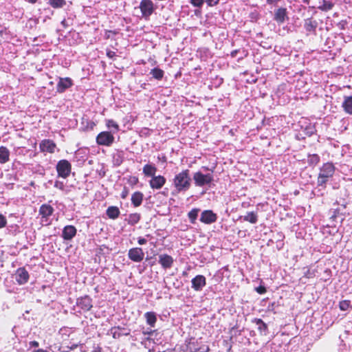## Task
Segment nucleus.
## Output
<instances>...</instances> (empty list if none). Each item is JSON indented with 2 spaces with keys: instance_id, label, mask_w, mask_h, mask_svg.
<instances>
[{
  "instance_id": "nucleus-1",
  "label": "nucleus",
  "mask_w": 352,
  "mask_h": 352,
  "mask_svg": "<svg viewBox=\"0 0 352 352\" xmlns=\"http://www.w3.org/2000/svg\"><path fill=\"white\" fill-rule=\"evenodd\" d=\"M173 184L178 191L188 190L190 186L189 170H184L177 174L173 179Z\"/></svg>"
},
{
  "instance_id": "nucleus-2",
  "label": "nucleus",
  "mask_w": 352,
  "mask_h": 352,
  "mask_svg": "<svg viewBox=\"0 0 352 352\" xmlns=\"http://www.w3.org/2000/svg\"><path fill=\"white\" fill-rule=\"evenodd\" d=\"M334 172L335 168L332 164H324L320 169L318 178V186H324L328 179L333 175Z\"/></svg>"
},
{
  "instance_id": "nucleus-3",
  "label": "nucleus",
  "mask_w": 352,
  "mask_h": 352,
  "mask_svg": "<svg viewBox=\"0 0 352 352\" xmlns=\"http://www.w3.org/2000/svg\"><path fill=\"white\" fill-rule=\"evenodd\" d=\"M139 8L142 18L145 20L149 19L155 9L154 3L151 0H142L140 3Z\"/></svg>"
},
{
  "instance_id": "nucleus-4",
  "label": "nucleus",
  "mask_w": 352,
  "mask_h": 352,
  "mask_svg": "<svg viewBox=\"0 0 352 352\" xmlns=\"http://www.w3.org/2000/svg\"><path fill=\"white\" fill-rule=\"evenodd\" d=\"M195 184L197 186H204L210 184L213 180V176L210 173L204 174L201 172H197L193 175Z\"/></svg>"
},
{
  "instance_id": "nucleus-5",
  "label": "nucleus",
  "mask_w": 352,
  "mask_h": 352,
  "mask_svg": "<svg viewBox=\"0 0 352 352\" xmlns=\"http://www.w3.org/2000/svg\"><path fill=\"white\" fill-rule=\"evenodd\" d=\"M114 142V136L109 131H102L96 137V142L99 145L111 146Z\"/></svg>"
},
{
  "instance_id": "nucleus-6",
  "label": "nucleus",
  "mask_w": 352,
  "mask_h": 352,
  "mask_svg": "<svg viewBox=\"0 0 352 352\" xmlns=\"http://www.w3.org/2000/svg\"><path fill=\"white\" fill-rule=\"evenodd\" d=\"M54 208L48 204H43L39 209V214L41 216V224L47 226L50 224L47 218L52 214Z\"/></svg>"
},
{
  "instance_id": "nucleus-7",
  "label": "nucleus",
  "mask_w": 352,
  "mask_h": 352,
  "mask_svg": "<svg viewBox=\"0 0 352 352\" xmlns=\"http://www.w3.org/2000/svg\"><path fill=\"white\" fill-rule=\"evenodd\" d=\"M58 176L66 178L71 173V165L66 160H60L56 166Z\"/></svg>"
},
{
  "instance_id": "nucleus-8",
  "label": "nucleus",
  "mask_w": 352,
  "mask_h": 352,
  "mask_svg": "<svg viewBox=\"0 0 352 352\" xmlns=\"http://www.w3.org/2000/svg\"><path fill=\"white\" fill-rule=\"evenodd\" d=\"M74 85L73 80L69 77L58 78V82L56 85V91L59 94H62L66 91V89L72 87Z\"/></svg>"
},
{
  "instance_id": "nucleus-9",
  "label": "nucleus",
  "mask_w": 352,
  "mask_h": 352,
  "mask_svg": "<svg viewBox=\"0 0 352 352\" xmlns=\"http://www.w3.org/2000/svg\"><path fill=\"white\" fill-rule=\"evenodd\" d=\"M40 151L43 153H54L56 149V145L52 140H43L39 145Z\"/></svg>"
},
{
  "instance_id": "nucleus-10",
  "label": "nucleus",
  "mask_w": 352,
  "mask_h": 352,
  "mask_svg": "<svg viewBox=\"0 0 352 352\" xmlns=\"http://www.w3.org/2000/svg\"><path fill=\"white\" fill-rule=\"evenodd\" d=\"M128 256L131 261L139 263L143 260L144 253L142 248H133L129 250Z\"/></svg>"
},
{
  "instance_id": "nucleus-11",
  "label": "nucleus",
  "mask_w": 352,
  "mask_h": 352,
  "mask_svg": "<svg viewBox=\"0 0 352 352\" xmlns=\"http://www.w3.org/2000/svg\"><path fill=\"white\" fill-rule=\"evenodd\" d=\"M76 304L81 309L85 311L90 310L92 307L91 299L87 296L78 298Z\"/></svg>"
},
{
  "instance_id": "nucleus-12",
  "label": "nucleus",
  "mask_w": 352,
  "mask_h": 352,
  "mask_svg": "<svg viewBox=\"0 0 352 352\" xmlns=\"http://www.w3.org/2000/svg\"><path fill=\"white\" fill-rule=\"evenodd\" d=\"M287 17V11L285 8H279L275 10L274 20L278 24H282L285 22Z\"/></svg>"
},
{
  "instance_id": "nucleus-13",
  "label": "nucleus",
  "mask_w": 352,
  "mask_h": 352,
  "mask_svg": "<svg viewBox=\"0 0 352 352\" xmlns=\"http://www.w3.org/2000/svg\"><path fill=\"white\" fill-rule=\"evenodd\" d=\"M216 220L217 215L212 210H204L201 214L200 221L204 223L210 224Z\"/></svg>"
},
{
  "instance_id": "nucleus-14",
  "label": "nucleus",
  "mask_w": 352,
  "mask_h": 352,
  "mask_svg": "<svg viewBox=\"0 0 352 352\" xmlns=\"http://www.w3.org/2000/svg\"><path fill=\"white\" fill-rule=\"evenodd\" d=\"M173 258L166 254H162L159 256V263L164 269L170 268L173 264Z\"/></svg>"
},
{
  "instance_id": "nucleus-15",
  "label": "nucleus",
  "mask_w": 352,
  "mask_h": 352,
  "mask_svg": "<svg viewBox=\"0 0 352 352\" xmlns=\"http://www.w3.org/2000/svg\"><path fill=\"white\" fill-rule=\"evenodd\" d=\"M192 287L199 291L206 285V278L202 275H197L192 280Z\"/></svg>"
},
{
  "instance_id": "nucleus-16",
  "label": "nucleus",
  "mask_w": 352,
  "mask_h": 352,
  "mask_svg": "<svg viewBox=\"0 0 352 352\" xmlns=\"http://www.w3.org/2000/svg\"><path fill=\"white\" fill-rule=\"evenodd\" d=\"M165 183L166 179L163 176H154L150 181V186L153 189H160Z\"/></svg>"
},
{
  "instance_id": "nucleus-17",
  "label": "nucleus",
  "mask_w": 352,
  "mask_h": 352,
  "mask_svg": "<svg viewBox=\"0 0 352 352\" xmlns=\"http://www.w3.org/2000/svg\"><path fill=\"white\" fill-rule=\"evenodd\" d=\"M76 234V229L73 226H67L63 228L62 236L65 240H71Z\"/></svg>"
},
{
  "instance_id": "nucleus-18",
  "label": "nucleus",
  "mask_w": 352,
  "mask_h": 352,
  "mask_svg": "<svg viewBox=\"0 0 352 352\" xmlns=\"http://www.w3.org/2000/svg\"><path fill=\"white\" fill-rule=\"evenodd\" d=\"M29 278L28 272L24 268H19L16 273V279L19 284H24Z\"/></svg>"
},
{
  "instance_id": "nucleus-19",
  "label": "nucleus",
  "mask_w": 352,
  "mask_h": 352,
  "mask_svg": "<svg viewBox=\"0 0 352 352\" xmlns=\"http://www.w3.org/2000/svg\"><path fill=\"white\" fill-rule=\"evenodd\" d=\"M342 107L346 113L352 115V96H344Z\"/></svg>"
},
{
  "instance_id": "nucleus-20",
  "label": "nucleus",
  "mask_w": 352,
  "mask_h": 352,
  "mask_svg": "<svg viewBox=\"0 0 352 352\" xmlns=\"http://www.w3.org/2000/svg\"><path fill=\"white\" fill-rule=\"evenodd\" d=\"M318 26V23L312 18L305 20L304 27L307 32H315Z\"/></svg>"
},
{
  "instance_id": "nucleus-21",
  "label": "nucleus",
  "mask_w": 352,
  "mask_h": 352,
  "mask_svg": "<svg viewBox=\"0 0 352 352\" xmlns=\"http://www.w3.org/2000/svg\"><path fill=\"white\" fill-rule=\"evenodd\" d=\"M143 194L141 192H135L131 196V202L135 207H138L142 204L143 200Z\"/></svg>"
},
{
  "instance_id": "nucleus-22",
  "label": "nucleus",
  "mask_w": 352,
  "mask_h": 352,
  "mask_svg": "<svg viewBox=\"0 0 352 352\" xmlns=\"http://www.w3.org/2000/svg\"><path fill=\"white\" fill-rule=\"evenodd\" d=\"M106 126L110 130L109 132L111 133H117L120 131V126L118 124L112 119L106 120Z\"/></svg>"
},
{
  "instance_id": "nucleus-23",
  "label": "nucleus",
  "mask_w": 352,
  "mask_h": 352,
  "mask_svg": "<svg viewBox=\"0 0 352 352\" xmlns=\"http://www.w3.org/2000/svg\"><path fill=\"white\" fill-rule=\"evenodd\" d=\"M144 317L147 324L151 327H154L157 321L156 314L154 312L148 311L145 313Z\"/></svg>"
},
{
  "instance_id": "nucleus-24",
  "label": "nucleus",
  "mask_w": 352,
  "mask_h": 352,
  "mask_svg": "<svg viewBox=\"0 0 352 352\" xmlns=\"http://www.w3.org/2000/svg\"><path fill=\"white\" fill-rule=\"evenodd\" d=\"M47 3L54 9L63 8L66 5L65 0H47Z\"/></svg>"
},
{
  "instance_id": "nucleus-25",
  "label": "nucleus",
  "mask_w": 352,
  "mask_h": 352,
  "mask_svg": "<svg viewBox=\"0 0 352 352\" xmlns=\"http://www.w3.org/2000/svg\"><path fill=\"white\" fill-rule=\"evenodd\" d=\"M321 3H322L318 7V8L322 12L329 11L334 6V3L331 1L322 0Z\"/></svg>"
},
{
  "instance_id": "nucleus-26",
  "label": "nucleus",
  "mask_w": 352,
  "mask_h": 352,
  "mask_svg": "<svg viewBox=\"0 0 352 352\" xmlns=\"http://www.w3.org/2000/svg\"><path fill=\"white\" fill-rule=\"evenodd\" d=\"M107 214L109 218L115 219L118 217L120 214V210L116 206H111L107 208Z\"/></svg>"
},
{
  "instance_id": "nucleus-27",
  "label": "nucleus",
  "mask_w": 352,
  "mask_h": 352,
  "mask_svg": "<svg viewBox=\"0 0 352 352\" xmlns=\"http://www.w3.org/2000/svg\"><path fill=\"white\" fill-rule=\"evenodd\" d=\"M150 74L155 79L160 80L164 77V72L159 67H155L151 70Z\"/></svg>"
},
{
  "instance_id": "nucleus-28",
  "label": "nucleus",
  "mask_w": 352,
  "mask_h": 352,
  "mask_svg": "<svg viewBox=\"0 0 352 352\" xmlns=\"http://www.w3.org/2000/svg\"><path fill=\"white\" fill-rule=\"evenodd\" d=\"M156 171V168L151 164H146L143 168V173L146 176L154 177Z\"/></svg>"
},
{
  "instance_id": "nucleus-29",
  "label": "nucleus",
  "mask_w": 352,
  "mask_h": 352,
  "mask_svg": "<svg viewBox=\"0 0 352 352\" xmlns=\"http://www.w3.org/2000/svg\"><path fill=\"white\" fill-rule=\"evenodd\" d=\"M243 219L251 223H256L258 220L257 214L254 212H248L247 214L243 217Z\"/></svg>"
},
{
  "instance_id": "nucleus-30",
  "label": "nucleus",
  "mask_w": 352,
  "mask_h": 352,
  "mask_svg": "<svg viewBox=\"0 0 352 352\" xmlns=\"http://www.w3.org/2000/svg\"><path fill=\"white\" fill-rule=\"evenodd\" d=\"M121 328L120 327H113L111 329L110 332L112 336L114 338H119L122 335H129V332L122 333Z\"/></svg>"
},
{
  "instance_id": "nucleus-31",
  "label": "nucleus",
  "mask_w": 352,
  "mask_h": 352,
  "mask_svg": "<svg viewBox=\"0 0 352 352\" xmlns=\"http://www.w3.org/2000/svg\"><path fill=\"white\" fill-rule=\"evenodd\" d=\"M140 219V215L138 213L131 214L129 216L128 222L129 224L134 225Z\"/></svg>"
},
{
  "instance_id": "nucleus-32",
  "label": "nucleus",
  "mask_w": 352,
  "mask_h": 352,
  "mask_svg": "<svg viewBox=\"0 0 352 352\" xmlns=\"http://www.w3.org/2000/svg\"><path fill=\"white\" fill-rule=\"evenodd\" d=\"M199 211V209H192L188 212V217L192 223H194L196 220Z\"/></svg>"
},
{
  "instance_id": "nucleus-33",
  "label": "nucleus",
  "mask_w": 352,
  "mask_h": 352,
  "mask_svg": "<svg viewBox=\"0 0 352 352\" xmlns=\"http://www.w3.org/2000/svg\"><path fill=\"white\" fill-rule=\"evenodd\" d=\"M339 307L341 310L346 311L350 307V302L349 300H342L340 302Z\"/></svg>"
},
{
  "instance_id": "nucleus-34",
  "label": "nucleus",
  "mask_w": 352,
  "mask_h": 352,
  "mask_svg": "<svg viewBox=\"0 0 352 352\" xmlns=\"http://www.w3.org/2000/svg\"><path fill=\"white\" fill-rule=\"evenodd\" d=\"M204 0H190V3L195 6L201 8L204 4Z\"/></svg>"
},
{
  "instance_id": "nucleus-35",
  "label": "nucleus",
  "mask_w": 352,
  "mask_h": 352,
  "mask_svg": "<svg viewBox=\"0 0 352 352\" xmlns=\"http://www.w3.org/2000/svg\"><path fill=\"white\" fill-rule=\"evenodd\" d=\"M106 54L109 58L113 59V60H115L117 56L116 52L111 51L109 49L107 50Z\"/></svg>"
},
{
  "instance_id": "nucleus-36",
  "label": "nucleus",
  "mask_w": 352,
  "mask_h": 352,
  "mask_svg": "<svg viewBox=\"0 0 352 352\" xmlns=\"http://www.w3.org/2000/svg\"><path fill=\"white\" fill-rule=\"evenodd\" d=\"M6 218L3 214H0V228H4L6 226Z\"/></svg>"
},
{
  "instance_id": "nucleus-37",
  "label": "nucleus",
  "mask_w": 352,
  "mask_h": 352,
  "mask_svg": "<svg viewBox=\"0 0 352 352\" xmlns=\"http://www.w3.org/2000/svg\"><path fill=\"white\" fill-rule=\"evenodd\" d=\"M208 6L212 7L217 6L220 0H205Z\"/></svg>"
},
{
  "instance_id": "nucleus-38",
  "label": "nucleus",
  "mask_w": 352,
  "mask_h": 352,
  "mask_svg": "<svg viewBox=\"0 0 352 352\" xmlns=\"http://www.w3.org/2000/svg\"><path fill=\"white\" fill-rule=\"evenodd\" d=\"M54 186L57 188L63 190L64 188V184L61 182L56 181L54 184Z\"/></svg>"
},
{
  "instance_id": "nucleus-39",
  "label": "nucleus",
  "mask_w": 352,
  "mask_h": 352,
  "mask_svg": "<svg viewBox=\"0 0 352 352\" xmlns=\"http://www.w3.org/2000/svg\"><path fill=\"white\" fill-rule=\"evenodd\" d=\"M256 290L258 294H265L266 292L265 288L263 286H260V287H257L256 289Z\"/></svg>"
},
{
  "instance_id": "nucleus-40",
  "label": "nucleus",
  "mask_w": 352,
  "mask_h": 352,
  "mask_svg": "<svg viewBox=\"0 0 352 352\" xmlns=\"http://www.w3.org/2000/svg\"><path fill=\"white\" fill-rule=\"evenodd\" d=\"M128 194H129V190L126 188H124L121 193V197L122 199H125L127 197Z\"/></svg>"
},
{
  "instance_id": "nucleus-41",
  "label": "nucleus",
  "mask_w": 352,
  "mask_h": 352,
  "mask_svg": "<svg viewBox=\"0 0 352 352\" xmlns=\"http://www.w3.org/2000/svg\"><path fill=\"white\" fill-rule=\"evenodd\" d=\"M9 155H0V162L5 163L8 160Z\"/></svg>"
},
{
  "instance_id": "nucleus-42",
  "label": "nucleus",
  "mask_w": 352,
  "mask_h": 352,
  "mask_svg": "<svg viewBox=\"0 0 352 352\" xmlns=\"http://www.w3.org/2000/svg\"><path fill=\"white\" fill-rule=\"evenodd\" d=\"M280 0H266L268 5H276Z\"/></svg>"
},
{
  "instance_id": "nucleus-43",
  "label": "nucleus",
  "mask_w": 352,
  "mask_h": 352,
  "mask_svg": "<svg viewBox=\"0 0 352 352\" xmlns=\"http://www.w3.org/2000/svg\"><path fill=\"white\" fill-rule=\"evenodd\" d=\"M9 151L6 147H0V154H8Z\"/></svg>"
},
{
  "instance_id": "nucleus-44",
  "label": "nucleus",
  "mask_w": 352,
  "mask_h": 352,
  "mask_svg": "<svg viewBox=\"0 0 352 352\" xmlns=\"http://www.w3.org/2000/svg\"><path fill=\"white\" fill-rule=\"evenodd\" d=\"M140 245H144L146 243V240L144 238L140 237L138 241Z\"/></svg>"
},
{
  "instance_id": "nucleus-45",
  "label": "nucleus",
  "mask_w": 352,
  "mask_h": 352,
  "mask_svg": "<svg viewBox=\"0 0 352 352\" xmlns=\"http://www.w3.org/2000/svg\"><path fill=\"white\" fill-rule=\"evenodd\" d=\"M30 345L33 347L38 346V342L36 341H32L30 342Z\"/></svg>"
},
{
  "instance_id": "nucleus-46",
  "label": "nucleus",
  "mask_w": 352,
  "mask_h": 352,
  "mask_svg": "<svg viewBox=\"0 0 352 352\" xmlns=\"http://www.w3.org/2000/svg\"><path fill=\"white\" fill-rule=\"evenodd\" d=\"M236 131V129H231L229 131V134L232 136H234L235 135V132Z\"/></svg>"
},
{
  "instance_id": "nucleus-47",
  "label": "nucleus",
  "mask_w": 352,
  "mask_h": 352,
  "mask_svg": "<svg viewBox=\"0 0 352 352\" xmlns=\"http://www.w3.org/2000/svg\"><path fill=\"white\" fill-rule=\"evenodd\" d=\"M142 333L144 335H151L153 333V331H143Z\"/></svg>"
},
{
  "instance_id": "nucleus-48",
  "label": "nucleus",
  "mask_w": 352,
  "mask_h": 352,
  "mask_svg": "<svg viewBox=\"0 0 352 352\" xmlns=\"http://www.w3.org/2000/svg\"><path fill=\"white\" fill-rule=\"evenodd\" d=\"M311 0H302V3L305 4H309Z\"/></svg>"
},
{
  "instance_id": "nucleus-49",
  "label": "nucleus",
  "mask_w": 352,
  "mask_h": 352,
  "mask_svg": "<svg viewBox=\"0 0 352 352\" xmlns=\"http://www.w3.org/2000/svg\"><path fill=\"white\" fill-rule=\"evenodd\" d=\"M34 352H47V351H45L43 349H38L34 351Z\"/></svg>"
},
{
  "instance_id": "nucleus-50",
  "label": "nucleus",
  "mask_w": 352,
  "mask_h": 352,
  "mask_svg": "<svg viewBox=\"0 0 352 352\" xmlns=\"http://www.w3.org/2000/svg\"><path fill=\"white\" fill-rule=\"evenodd\" d=\"M138 182V179L136 177L133 178V182L136 183Z\"/></svg>"
},
{
  "instance_id": "nucleus-51",
  "label": "nucleus",
  "mask_w": 352,
  "mask_h": 352,
  "mask_svg": "<svg viewBox=\"0 0 352 352\" xmlns=\"http://www.w3.org/2000/svg\"><path fill=\"white\" fill-rule=\"evenodd\" d=\"M258 323H262L264 326L265 325L261 319L258 320Z\"/></svg>"
},
{
  "instance_id": "nucleus-52",
  "label": "nucleus",
  "mask_w": 352,
  "mask_h": 352,
  "mask_svg": "<svg viewBox=\"0 0 352 352\" xmlns=\"http://www.w3.org/2000/svg\"><path fill=\"white\" fill-rule=\"evenodd\" d=\"M340 29H342V30H344V24H342V25H341V27H340Z\"/></svg>"
},
{
  "instance_id": "nucleus-53",
  "label": "nucleus",
  "mask_w": 352,
  "mask_h": 352,
  "mask_svg": "<svg viewBox=\"0 0 352 352\" xmlns=\"http://www.w3.org/2000/svg\"><path fill=\"white\" fill-rule=\"evenodd\" d=\"M236 54V52H232V56H234V54Z\"/></svg>"
},
{
  "instance_id": "nucleus-54",
  "label": "nucleus",
  "mask_w": 352,
  "mask_h": 352,
  "mask_svg": "<svg viewBox=\"0 0 352 352\" xmlns=\"http://www.w3.org/2000/svg\"><path fill=\"white\" fill-rule=\"evenodd\" d=\"M236 54V52H232V56H234V54Z\"/></svg>"
},
{
  "instance_id": "nucleus-55",
  "label": "nucleus",
  "mask_w": 352,
  "mask_h": 352,
  "mask_svg": "<svg viewBox=\"0 0 352 352\" xmlns=\"http://www.w3.org/2000/svg\"><path fill=\"white\" fill-rule=\"evenodd\" d=\"M236 54V52H232V56H234V54Z\"/></svg>"
}]
</instances>
